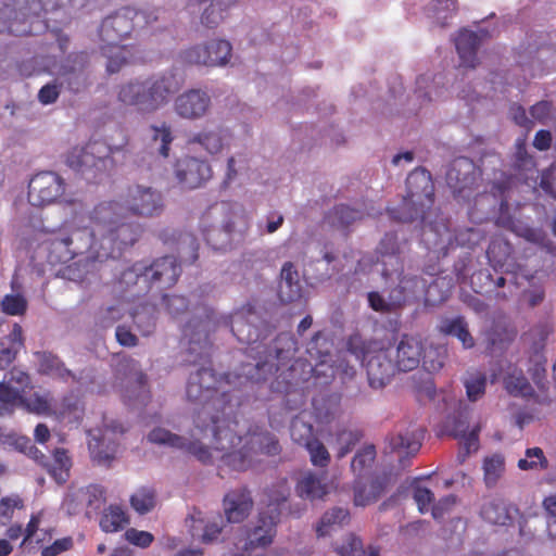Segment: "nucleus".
Instances as JSON below:
<instances>
[{
    "instance_id": "nucleus-64",
    "label": "nucleus",
    "mask_w": 556,
    "mask_h": 556,
    "mask_svg": "<svg viewBox=\"0 0 556 556\" xmlns=\"http://www.w3.org/2000/svg\"><path fill=\"white\" fill-rule=\"evenodd\" d=\"M378 251L382 257L390 256L400 266V247L395 233H386L379 243Z\"/></svg>"
},
{
    "instance_id": "nucleus-19",
    "label": "nucleus",
    "mask_w": 556,
    "mask_h": 556,
    "mask_svg": "<svg viewBox=\"0 0 556 556\" xmlns=\"http://www.w3.org/2000/svg\"><path fill=\"white\" fill-rule=\"evenodd\" d=\"M88 63L86 52L71 53L60 67L61 86L64 85L73 93L86 90L90 84L87 73Z\"/></svg>"
},
{
    "instance_id": "nucleus-23",
    "label": "nucleus",
    "mask_w": 556,
    "mask_h": 556,
    "mask_svg": "<svg viewBox=\"0 0 556 556\" xmlns=\"http://www.w3.org/2000/svg\"><path fill=\"white\" fill-rule=\"evenodd\" d=\"M88 235L86 229H74L71 233H59L49 242L51 257L60 263H65L83 253L86 244H77L76 240H81Z\"/></svg>"
},
{
    "instance_id": "nucleus-36",
    "label": "nucleus",
    "mask_w": 556,
    "mask_h": 556,
    "mask_svg": "<svg viewBox=\"0 0 556 556\" xmlns=\"http://www.w3.org/2000/svg\"><path fill=\"white\" fill-rule=\"evenodd\" d=\"M503 383L505 390L513 396L527 397L533 393L532 386L522 369L511 364L507 366Z\"/></svg>"
},
{
    "instance_id": "nucleus-32",
    "label": "nucleus",
    "mask_w": 556,
    "mask_h": 556,
    "mask_svg": "<svg viewBox=\"0 0 556 556\" xmlns=\"http://www.w3.org/2000/svg\"><path fill=\"white\" fill-rule=\"evenodd\" d=\"M148 131V146L151 151L163 159H167L170 152V144L174 141L170 125L166 122H163L160 125H150Z\"/></svg>"
},
{
    "instance_id": "nucleus-30",
    "label": "nucleus",
    "mask_w": 556,
    "mask_h": 556,
    "mask_svg": "<svg viewBox=\"0 0 556 556\" xmlns=\"http://www.w3.org/2000/svg\"><path fill=\"white\" fill-rule=\"evenodd\" d=\"M88 448L96 465L110 467L116 457L118 443L105 434L101 437L92 435L88 442Z\"/></svg>"
},
{
    "instance_id": "nucleus-54",
    "label": "nucleus",
    "mask_w": 556,
    "mask_h": 556,
    "mask_svg": "<svg viewBox=\"0 0 556 556\" xmlns=\"http://www.w3.org/2000/svg\"><path fill=\"white\" fill-rule=\"evenodd\" d=\"M505 470L504 457L494 454L483 460L484 483L488 488L494 486Z\"/></svg>"
},
{
    "instance_id": "nucleus-13",
    "label": "nucleus",
    "mask_w": 556,
    "mask_h": 556,
    "mask_svg": "<svg viewBox=\"0 0 556 556\" xmlns=\"http://www.w3.org/2000/svg\"><path fill=\"white\" fill-rule=\"evenodd\" d=\"M481 173L475 163L465 156L454 160L446 172V185L457 199H467L478 187Z\"/></svg>"
},
{
    "instance_id": "nucleus-17",
    "label": "nucleus",
    "mask_w": 556,
    "mask_h": 556,
    "mask_svg": "<svg viewBox=\"0 0 556 556\" xmlns=\"http://www.w3.org/2000/svg\"><path fill=\"white\" fill-rule=\"evenodd\" d=\"M174 175L181 188L195 189L212 178L213 170L205 160L185 155L176 161Z\"/></svg>"
},
{
    "instance_id": "nucleus-47",
    "label": "nucleus",
    "mask_w": 556,
    "mask_h": 556,
    "mask_svg": "<svg viewBox=\"0 0 556 556\" xmlns=\"http://www.w3.org/2000/svg\"><path fill=\"white\" fill-rule=\"evenodd\" d=\"M235 222L228 219L224 223L223 228L211 227L204 233V239L214 250H225L231 244V233L233 232Z\"/></svg>"
},
{
    "instance_id": "nucleus-2",
    "label": "nucleus",
    "mask_w": 556,
    "mask_h": 556,
    "mask_svg": "<svg viewBox=\"0 0 556 556\" xmlns=\"http://www.w3.org/2000/svg\"><path fill=\"white\" fill-rule=\"evenodd\" d=\"M238 422L230 418L223 420V428L215 430L213 448L220 453L219 476L226 470L247 471L257 462L258 455L277 456L281 445L277 437L258 426L250 427L245 435L236 431Z\"/></svg>"
},
{
    "instance_id": "nucleus-29",
    "label": "nucleus",
    "mask_w": 556,
    "mask_h": 556,
    "mask_svg": "<svg viewBox=\"0 0 556 556\" xmlns=\"http://www.w3.org/2000/svg\"><path fill=\"white\" fill-rule=\"evenodd\" d=\"M481 45V38L472 30L462 29L455 38L456 51L460 59V65L475 68L478 64L477 52Z\"/></svg>"
},
{
    "instance_id": "nucleus-42",
    "label": "nucleus",
    "mask_w": 556,
    "mask_h": 556,
    "mask_svg": "<svg viewBox=\"0 0 556 556\" xmlns=\"http://www.w3.org/2000/svg\"><path fill=\"white\" fill-rule=\"evenodd\" d=\"M484 336L489 348H502L514 341L517 331L510 325L503 321H494L491 328L485 331Z\"/></svg>"
},
{
    "instance_id": "nucleus-25",
    "label": "nucleus",
    "mask_w": 556,
    "mask_h": 556,
    "mask_svg": "<svg viewBox=\"0 0 556 556\" xmlns=\"http://www.w3.org/2000/svg\"><path fill=\"white\" fill-rule=\"evenodd\" d=\"M280 519V513L277 509L271 510V515L260 511L257 526L249 534V542L245 543V549L266 547L271 544L276 535V527Z\"/></svg>"
},
{
    "instance_id": "nucleus-9",
    "label": "nucleus",
    "mask_w": 556,
    "mask_h": 556,
    "mask_svg": "<svg viewBox=\"0 0 556 556\" xmlns=\"http://www.w3.org/2000/svg\"><path fill=\"white\" fill-rule=\"evenodd\" d=\"M159 9L136 10L123 8L105 17L100 26L101 40L109 45L121 43L135 29H143L159 20Z\"/></svg>"
},
{
    "instance_id": "nucleus-4",
    "label": "nucleus",
    "mask_w": 556,
    "mask_h": 556,
    "mask_svg": "<svg viewBox=\"0 0 556 556\" xmlns=\"http://www.w3.org/2000/svg\"><path fill=\"white\" fill-rule=\"evenodd\" d=\"M184 85V78L175 71L153 73L123 84L117 99L140 113L151 114L166 105Z\"/></svg>"
},
{
    "instance_id": "nucleus-16",
    "label": "nucleus",
    "mask_w": 556,
    "mask_h": 556,
    "mask_svg": "<svg viewBox=\"0 0 556 556\" xmlns=\"http://www.w3.org/2000/svg\"><path fill=\"white\" fill-rule=\"evenodd\" d=\"M181 274L180 263L175 256L165 255L146 264V276L143 287L146 289L156 288L165 290L173 287Z\"/></svg>"
},
{
    "instance_id": "nucleus-18",
    "label": "nucleus",
    "mask_w": 556,
    "mask_h": 556,
    "mask_svg": "<svg viewBox=\"0 0 556 556\" xmlns=\"http://www.w3.org/2000/svg\"><path fill=\"white\" fill-rule=\"evenodd\" d=\"M148 440L151 443L164 444L170 447L182 450L194 456L202 464L212 463V454L210 447L199 440H188L163 428H154L148 434Z\"/></svg>"
},
{
    "instance_id": "nucleus-49",
    "label": "nucleus",
    "mask_w": 556,
    "mask_h": 556,
    "mask_svg": "<svg viewBox=\"0 0 556 556\" xmlns=\"http://www.w3.org/2000/svg\"><path fill=\"white\" fill-rule=\"evenodd\" d=\"M513 252L510 243L504 239H493L486 250V256L495 269H502Z\"/></svg>"
},
{
    "instance_id": "nucleus-35",
    "label": "nucleus",
    "mask_w": 556,
    "mask_h": 556,
    "mask_svg": "<svg viewBox=\"0 0 556 556\" xmlns=\"http://www.w3.org/2000/svg\"><path fill=\"white\" fill-rule=\"evenodd\" d=\"M437 329L441 334L457 338L462 342L464 349H471L475 346V340L469 332L468 324L463 316H457L455 318H442Z\"/></svg>"
},
{
    "instance_id": "nucleus-51",
    "label": "nucleus",
    "mask_w": 556,
    "mask_h": 556,
    "mask_svg": "<svg viewBox=\"0 0 556 556\" xmlns=\"http://www.w3.org/2000/svg\"><path fill=\"white\" fill-rule=\"evenodd\" d=\"M290 435L295 444L303 447L316 439L313 425L304 420L302 415H298L292 419Z\"/></svg>"
},
{
    "instance_id": "nucleus-63",
    "label": "nucleus",
    "mask_w": 556,
    "mask_h": 556,
    "mask_svg": "<svg viewBox=\"0 0 556 556\" xmlns=\"http://www.w3.org/2000/svg\"><path fill=\"white\" fill-rule=\"evenodd\" d=\"M60 415L62 417L74 416L76 420H78L81 416L83 412L80 399L74 393H70L63 396L60 405Z\"/></svg>"
},
{
    "instance_id": "nucleus-15",
    "label": "nucleus",
    "mask_w": 556,
    "mask_h": 556,
    "mask_svg": "<svg viewBox=\"0 0 556 556\" xmlns=\"http://www.w3.org/2000/svg\"><path fill=\"white\" fill-rule=\"evenodd\" d=\"M232 47L229 41L224 39L213 40L204 46H194L181 53L185 63L222 66L228 63L231 56Z\"/></svg>"
},
{
    "instance_id": "nucleus-27",
    "label": "nucleus",
    "mask_w": 556,
    "mask_h": 556,
    "mask_svg": "<svg viewBox=\"0 0 556 556\" xmlns=\"http://www.w3.org/2000/svg\"><path fill=\"white\" fill-rule=\"evenodd\" d=\"M24 349V329L18 323H14L10 332L0 338V370L11 368Z\"/></svg>"
},
{
    "instance_id": "nucleus-12",
    "label": "nucleus",
    "mask_w": 556,
    "mask_h": 556,
    "mask_svg": "<svg viewBox=\"0 0 556 556\" xmlns=\"http://www.w3.org/2000/svg\"><path fill=\"white\" fill-rule=\"evenodd\" d=\"M34 388L29 372L18 366H12L0 381V416L12 414L16 403Z\"/></svg>"
},
{
    "instance_id": "nucleus-20",
    "label": "nucleus",
    "mask_w": 556,
    "mask_h": 556,
    "mask_svg": "<svg viewBox=\"0 0 556 556\" xmlns=\"http://www.w3.org/2000/svg\"><path fill=\"white\" fill-rule=\"evenodd\" d=\"M88 233L91 232V224L89 227H85ZM96 239L90 235H86L81 240H76L77 244H86V248L83 250V253L86 251L89 253L84 261L80 260L74 264V266H70L67 268L68 278L72 280H78L80 282L88 281L91 279L88 276L96 277L97 274L103 273L108 269V265L104 264V261L97 256V251L93 249V241Z\"/></svg>"
},
{
    "instance_id": "nucleus-5",
    "label": "nucleus",
    "mask_w": 556,
    "mask_h": 556,
    "mask_svg": "<svg viewBox=\"0 0 556 556\" xmlns=\"http://www.w3.org/2000/svg\"><path fill=\"white\" fill-rule=\"evenodd\" d=\"M346 350L365 367L370 388L382 389L390 383L397 367L381 342L354 333L346 342Z\"/></svg>"
},
{
    "instance_id": "nucleus-59",
    "label": "nucleus",
    "mask_w": 556,
    "mask_h": 556,
    "mask_svg": "<svg viewBox=\"0 0 556 556\" xmlns=\"http://www.w3.org/2000/svg\"><path fill=\"white\" fill-rule=\"evenodd\" d=\"M0 305L4 314L9 316H22L27 311L28 302L22 294H5Z\"/></svg>"
},
{
    "instance_id": "nucleus-8",
    "label": "nucleus",
    "mask_w": 556,
    "mask_h": 556,
    "mask_svg": "<svg viewBox=\"0 0 556 556\" xmlns=\"http://www.w3.org/2000/svg\"><path fill=\"white\" fill-rule=\"evenodd\" d=\"M121 147H112L103 141L88 142L85 147H75L66 155V165L79 173L86 180L97 182L114 167L112 155Z\"/></svg>"
},
{
    "instance_id": "nucleus-24",
    "label": "nucleus",
    "mask_w": 556,
    "mask_h": 556,
    "mask_svg": "<svg viewBox=\"0 0 556 556\" xmlns=\"http://www.w3.org/2000/svg\"><path fill=\"white\" fill-rule=\"evenodd\" d=\"M424 355V344L418 337L403 334L396 345V361L394 362L401 371L416 369Z\"/></svg>"
},
{
    "instance_id": "nucleus-33",
    "label": "nucleus",
    "mask_w": 556,
    "mask_h": 556,
    "mask_svg": "<svg viewBox=\"0 0 556 556\" xmlns=\"http://www.w3.org/2000/svg\"><path fill=\"white\" fill-rule=\"evenodd\" d=\"M389 480L387 476L376 477L370 481L368 491L362 481L355 480L353 485L354 504L365 507L376 502L386 491Z\"/></svg>"
},
{
    "instance_id": "nucleus-53",
    "label": "nucleus",
    "mask_w": 556,
    "mask_h": 556,
    "mask_svg": "<svg viewBox=\"0 0 556 556\" xmlns=\"http://www.w3.org/2000/svg\"><path fill=\"white\" fill-rule=\"evenodd\" d=\"M71 466L72 462L67 451L64 448H55L53 452V462L51 463L49 460V467H47L46 470L58 482H64L68 476Z\"/></svg>"
},
{
    "instance_id": "nucleus-31",
    "label": "nucleus",
    "mask_w": 556,
    "mask_h": 556,
    "mask_svg": "<svg viewBox=\"0 0 556 556\" xmlns=\"http://www.w3.org/2000/svg\"><path fill=\"white\" fill-rule=\"evenodd\" d=\"M278 293L285 303H291L301 296L299 273L292 262H286L281 268Z\"/></svg>"
},
{
    "instance_id": "nucleus-60",
    "label": "nucleus",
    "mask_w": 556,
    "mask_h": 556,
    "mask_svg": "<svg viewBox=\"0 0 556 556\" xmlns=\"http://www.w3.org/2000/svg\"><path fill=\"white\" fill-rule=\"evenodd\" d=\"M389 445L392 451H404L406 453H415L419 450L420 443L408 433H392L388 437Z\"/></svg>"
},
{
    "instance_id": "nucleus-43",
    "label": "nucleus",
    "mask_w": 556,
    "mask_h": 556,
    "mask_svg": "<svg viewBox=\"0 0 556 556\" xmlns=\"http://www.w3.org/2000/svg\"><path fill=\"white\" fill-rule=\"evenodd\" d=\"M350 520V511L346 508L333 507L327 510L316 527L317 536L330 534L334 526H342Z\"/></svg>"
},
{
    "instance_id": "nucleus-52",
    "label": "nucleus",
    "mask_w": 556,
    "mask_h": 556,
    "mask_svg": "<svg viewBox=\"0 0 556 556\" xmlns=\"http://www.w3.org/2000/svg\"><path fill=\"white\" fill-rule=\"evenodd\" d=\"M153 305L144 304L137 308L132 314V320L142 336H149L154 331L156 315Z\"/></svg>"
},
{
    "instance_id": "nucleus-37",
    "label": "nucleus",
    "mask_w": 556,
    "mask_h": 556,
    "mask_svg": "<svg viewBox=\"0 0 556 556\" xmlns=\"http://www.w3.org/2000/svg\"><path fill=\"white\" fill-rule=\"evenodd\" d=\"M364 213L345 204L336 205L325 215V223L330 227L343 229L356 220H361Z\"/></svg>"
},
{
    "instance_id": "nucleus-28",
    "label": "nucleus",
    "mask_w": 556,
    "mask_h": 556,
    "mask_svg": "<svg viewBox=\"0 0 556 556\" xmlns=\"http://www.w3.org/2000/svg\"><path fill=\"white\" fill-rule=\"evenodd\" d=\"M518 509L501 497L484 501L480 508L481 518L495 526H508L513 523Z\"/></svg>"
},
{
    "instance_id": "nucleus-14",
    "label": "nucleus",
    "mask_w": 556,
    "mask_h": 556,
    "mask_svg": "<svg viewBox=\"0 0 556 556\" xmlns=\"http://www.w3.org/2000/svg\"><path fill=\"white\" fill-rule=\"evenodd\" d=\"M64 191V179L54 172H40L28 184V199L36 206L54 203Z\"/></svg>"
},
{
    "instance_id": "nucleus-58",
    "label": "nucleus",
    "mask_w": 556,
    "mask_h": 556,
    "mask_svg": "<svg viewBox=\"0 0 556 556\" xmlns=\"http://www.w3.org/2000/svg\"><path fill=\"white\" fill-rule=\"evenodd\" d=\"M16 406L26 408L30 413L38 415H49L52 413V405L49 394L34 393L29 399L24 396V402L20 401Z\"/></svg>"
},
{
    "instance_id": "nucleus-7",
    "label": "nucleus",
    "mask_w": 556,
    "mask_h": 556,
    "mask_svg": "<svg viewBox=\"0 0 556 556\" xmlns=\"http://www.w3.org/2000/svg\"><path fill=\"white\" fill-rule=\"evenodd\" d=\"M406 190L401 205L389 210L391 217L402 223H412L416 219L425 222L427 211L434 202L431 174L425 168H415L406 178Z\"/></svg>"
},
{
    "instance_id": "nucleus-50",
    "label": "nucleus",
    "mask_w": 556,
    "mask_h": 556,
    "mask_svg": "<svg viewBox=\"0 0 556 556\" xmlns=\"http://www.w3.org/2000/svg\"><path fill=\"white\" fill-rule=\"evenodd\" d=\"M103 54L108 58L106 70L109 73L114 74L129 62V51L125 46L119 43L109 45L102 47Z\"/></svg>"
},
{
    "instance_id": "nucleus-55",
    "label": "nucleus",
    "mask_w": 556,
    "mask_h": 556,
    "mask_svg": "<svg viewBox=\"0 0 556 556\" xmlns=\"http://www.w3.org/2000/svg\"><path fill=\"white\" fill-rule=\"evenodd\" d=\"M190 143H198L210 154L218 153L223 149V137L219 129H204L189 139Z\"/></svg>"
},
{
    "instance_id": "nucleus-38",
    "label": "nucleus",
    "mask_w": 556,
    "mask_h": 556,
    "mask_svg": "<svg viewBox=\"0 0 556 556\" xmlns=\"http://www.w3.org/2000/svg\"><path fill=\"white\" fill-rule=\"evenodd\" d=\"M457 0H432L425 9L427 17L439 27H446L457 12Z\"/></svg>"
},
{
    "instance_id": "nucleus-34",
    "label": "nucleus",
    "mask_w": 556,
    "mask_h": 556,
    "mask_svg": "<svg viewBox=\"0 0 556 556\" xmlns=\"http://www.w3.org/2000/svg\"><path fill=\"white\" fill-rule=\"evenodd\" d=\"M295 493L302 500L314 502L323 500L328 493V486L323 478L315 472H305L295 484Z\"/></svg>"
},
{
    "instance_id": "nucleus-11",
    "label": "nucleus",
    "mask_w": 556,
    "mask_h": 556,
    "mask_svg": "<svg viewBox=\"0 0 556 556\" xmlns=\"http://www.w3.org/2000/svg\"><path fill=\"white\" fill-rule=\"evenodd\" d=\"M116 372L123 375V381L126 382L124 402L132 407L146 406L151 400V393L148 377L140 370L139 363L130 357L123 358L117 365Z\"/></svg>"
},
{
    "instance_id": "nucleus-21",
    "label": "nucleus",
    "mask_w": 556,
    "mask_h": 556,
    "mask_svg": "<svg viewBox=\"0 0 556 556\" xmlns=\"http://www.w3.org/2000/svg\"><path fill=\"white\" fill-rule=\"evenodd\" d=\"M146 276V263L137 262L130 267L122 270L114 280L112 293L126 301H130L149 289L143 287V277Z\"/></svg>"
},
{
    "instance_id": "nucleus-10",
    "label": "nucleus",
    "mask_w": 556,
    "mask_h": 556,
    "mask_svg": "<svg viewBox=\"0 0 556 556\" xmlns=\"http://www.w3.org/2000/svg\"><path fill=\"white\" fill-rule=\"evenodd\" d=\"M113 201L123 213L138 217H155L164 211V200L161 191L141 184L127 186L119 200Z\"/></svg>"
},
{
    "instance_id": "nucleus-46",
    "label": "nucleus",
    "mask_w": 556,
    "mask_h": 556,
    "mask_svg": "<svg viewBox=\"0 0 556 556\" xmlns=\"http://www.w3.org/2000/svg\"><path fill=\"white\" fill-rule=\"evenodd\" d=\"M466 396L470 402H477L483 397L486 389V376L480 370H469L463 377Z\"/></svg>"
},
{
    "instance_id": "nucleus-45",
    "label": "nucleus",
    "mask_w": 556,
    "mask_h": 556,
    "mask_svg": "<svg viewBox=\"0 0 556 556\" xmlns=\"http://www.w3.org/2000/svg\"><path fill=\"white\" fill-rule=\"evenodd\" d=\"M376 455V447L372 444L365 445L355 454L351 463V469L356 476L355 480L362 481L369 473Z\"/></svg>"
},
{
    "instance_id": "nucleus-62",
    "label": "nucleus",
    "mask_w": 556,
    "mask_h": 556,
    "mask_svg": "<svg viewBox=\"0 0 556 556\" xmlns=\"http://www.w3.org/2000/svg\"><path fill=\"white\" fill-rule=\"evenodd\" d=\"M39 517L31 516L24 532V538L20 544L22 553L30 555L35 553L36 546L34 545V538L39 528Z\"/></svg>"
},
{
    "instance_id": "nucleus-44",
    "label": "nucleus",
    "mask_w": 556,
    "mask_h": 556,
    "mask_svg": "<svg viewBox=\"0 0 556 556\" xmlns=\"http://www.w3.org/2000/svg\"><path fill=\"white\" fill-rule=\"evenodd\" d=\"M83 500L86 503V515L91 518L98 515L106 503V490L100 484H89L81 490Z\"/></svg>"
},
{
    "instance_id": "nucleus-1",
    "label": "nucleus",
    "mask_w": 556,
    "mask_h": 556,
    "mask_svg": "<svg viewBox=\"0 0 556 556\" xmlns=\"http://www.w3.org/2000/svg\"><path fill=\"white\" fill-rule=\"evenodd\" d=\"M189 329L190 325L184 328V334L189 339L188 362L202 366L189 375L186 397L199 406L193 416L195 428L203 434L210 431L213 439L215 430L223 428V420L230 419L233 407L239 405L237 389L264 381V363L242 364L239 370L217 376L212 367L204 366L211 364L212 350L206 332L193 333Z\"/></svg>"
},
{
    "instance_id": "nucleus-3",
    "label": "nucleus",
    "mask_w": 556,
    "mask_h": 556,
    "mask_svg": "<svg viewBox=\"0 0 556 556\" xmlns=\"http://www.w3.org/2000/svg\"><path fill=\"white\" fill-rule=\"evenodd\" d=\"M125 215L114 201L100 202L90 213L89 235L96 239L92 247L104 263L132 247L142 233L141 225L127 220Z\"/></svg>"
},
{
    "instance_id": "nucleus-6",
    "label": "nucleus",
    "mask_w": 556,
    "mask_h": 556,
    "mask_svg": "<svg viewBox=\"0 0 556 556\" xmlns=\"http://www.w3.org/2000/svg\"><path fill=\"white\" fill-rule=\"evenodd\" d=\"M205 318L199 320H190L186 325H190L189 332H200L204 330L208 336L210 324H223L230 328L231 333L241 343L247 344L245 353L252 356L256 362L251 365H256L260 362L264 363V372L266 369L270 371L271 366L264 361V343L258 341L260 333L258 329L248 321L245 313L238 311L230 316H223L220 319H216L215 312L212 308H205ZM266 377L264 376V380Z\"/></svg>"
},
{
    "instance_id": "nucleus-41",
    "label": "nucleus",
    "mask_w": 556,
    "mask_h": 556,
    "mask_svg": "<svg viewBox=\"0 0 556 556\" xmlns=\"http://www.w3.org/2000/svg\"><path fill=\"white\" fill-rule=\"evenodd\" d=\"M129 523V517L118 505H110L103 509L99 526L106 533H114L123 530Z\"/></svg>"
},
{
    "instance_id": "nucleus-39",
    "label": "nucleus",
    "mask_w": 556,
    "mask_h": 556,
    "mask_svg": "<svg viewBox=\"0 0 556 556\" xmlns=\"http://www.w3.org/2000/svg\"><path fill=\"white\" fill-rule=\"evenodd\" d=\"M419 279L416 277H403L399 285L390 291L388 299L393 312L403 307L415 295Z\"/></svg>"
},
{
    "instance_id": "nucleus-57",
    "label": "nucleus",
    "mask_w": 556,
    "mask_h": 556,
    "mask_svg": "<svg viewBox=\"0 0 556 556\" xmlns=\"http://www.w3.org/2000/svg\"><path fill=\"white\" fill-rule=\"evenodd\" d=\"M331 342H327L321 332H316L306 346V352L311 358L318 361L320 364L326 363V358H331Z\"/></svg>"
},
{
    "instance_id": "nucleus-56",
    "label": "nucleus",
    "mask_w": 556,
    "mask_h": 556,
    "mask_svg": "<svg viewBox=\"0 0 556 556\" xmlns=\"http://www.w3.org/2000/svg\"><path fill=\"white\" fill-rule=\"evenodd\" d=\"M548 467V460L541 447L526 450V457L518 460V468L521 470H544Z\"/></svg>"
},
{
    "instance_id": "nucleus-48",
    "label": "nucleus",
    "mask_w": 556,
    "mask_h": 556,
    "mask_svg": "<svg viewBox=\"0 0 556 556\" xmlns=\"http://www.w3.org/2000/svg\"><path fill=\"white\" fill-rule=\"evenodd\" d=\"M130 506L139 515L151 511L157 502L156 491L151 486H140L129 498Z\"/></svg>"
},
{
    "instance_id": "nucleus-40",
    "label": "nucleus",
    "mask_w": 556,
    "mask_h": 556,
    "mask_svg": "<svg viewBox=\"0 0 556 556\" xmlns=\"http://www.w3.org/2000/svg\"><path fill=\"white\" fill-rule=\"evenodd\" d=\"M267 505L264 513L271 515V510L277 509L281 514L280 506L286 504L290 496V486L287 478L277 479L265 490Z\"/></svg>"
},
{
    "instance_id": "nucleus-26",
    "label": "nucleus",
    "mask_w": 556,
    "mask_h": 556,
    "mask_svg": "<svg viewBox=\"0 0 556 556\" xmlns=\"http://www.w3.org/2000/svg\"><path fill=\"white\" fill-rule=\"evenodd\" d=\"M224 511L228 522L243 521L253 507L251 493L247 488L231 490L224 496Z\"/></svg>"
},
{
    "instance_id": "nucleus-61",
    "label": "nucleus",
    "mask_w": 556,
    "mask_h": 556,
    "mask_svg": "<svg viewBox=\"0 0 556 556\" xmlns=\"http://www.w3.org/2000/svg\"><path fill=\"white\" fill-rule=\"evenodd\" d=\"M304 447L309 454V460L313 466L325 468L330 464V454L324 443L317 438Z\"/></svg>"
},
{
    "instance_id": "nucleus-22",
    "label": "nucleus",
    "mask_w": 556,
    "mask_h": 556,
    "mask_svg": "<svg viewBox=\"0 0 556 556\" xmlns=\"http://www.w3.org/2000/svg\"><path fill=\"white\" fill-rule=\"evenodd\" d=\"M174 106L180 117L198 119L208 111L211 98L201 89H189L176 98Z\"/></svg>"
}]
</instances>
